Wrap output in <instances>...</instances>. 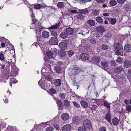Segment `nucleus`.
Masks as SVG:
<instances>
[{"label":"nucleus","mask_w":131,"mask_h":131,"mask_svg":"<svg viewBox=\"0 0 131 131\" xmlns=\"http://www.w3.org/2000/svg\"><path fill=\"white\" fill-rule=\"evenodd\" d=\"M83 125L84 127L89 129L92 127V124L91 121L88 119L85 120L83 122Z\"/></svg>","instance_id":"1"},{"label":"nucleus","mask_w":131,"mask_h":131,"mask_svg":"<svg viewBox=\"0 0 131 131\" xmlns=\"http://www.w3.org/2000/svg\"><path fill=\"white\" fill-rule=\"evenodd\" d=\"M58 42V39L56 36L52 37L49 41V44L52 45H57Z\"/></svg>","instance_id":"2"},{"label":"nucleus","mask_w":131,"mask_h":131,"mask_svg":"<svg viewBox=\"0 0 131 131\" xmlns=\"http://www.w3.org/2000/svg\"><path fill=\"white\" fill-rule=\"evenodd\" d=\"M54 99L57 104L59 109L60 110L63 109L64 107V105L61 101L59 99Z\"/></svg>","instance_id":"3"},{"label":"nucleus","mask_w":131,"mask_h":131,"mask_svg":"<svg viewBox=\"0 0 131 131\" xmlns=\"http://www.w3.org/2000/svg\"><path fill=\"white\" fill-rule=\"evenodd\" d=\"M57 6L60 9H63L66 7V4L63 2H60L57 3Z\"/></svg>","instance_id":"4"},{"label":"nucleus","mask_w":131,"mask_h":131,"mask_svg":"<svg viewBox=\"0 0 131 131\" xmlns=\"http://www.w3.org/2000/svg\"><path fill=\"white\" fill-rule=\"evenodd\" d=\"M80 57L81 59L84 60H88L89 59V55L85 53L81 54L80 56Z\"/></svg>","instance_id":"5"},{"label":"nucleus","mask_w":131,"mask_h":131,"mask_svg":"<svg viewBox=\"0 0 131 131\" xmlns=\"http://www.w3.org/2000/svg\"><path fill=\"white\" fill-rule=\"evenodd\" d=\"M71 129V126L69 124H67L63 127L62 131L60 130V131H70Z\"/></svg>","instance_id":"6"},{"label":"nucleus","mask_w":131,"mask_h":131,"mask_svg":"<svg viewBox=\"0 0 131 131\" xmlns=\"http://www.w3.org/2000/svg\"><path fill=\"white\" fill-rule=\"evenodd\" d=\"M112 123L115 126H117L119 124L120 120L117 117L113 118L112 120Z\"/></svg>","instance_id":"7"},{"label":"nucleus","mask_w":131,"mask_h":131,"mask_svg":"<svg viewBox=\"0 0 131 131\" xmlns=\"http://www.w3.org/2000/svg\"><path fill=\"white\" fill-rule=\"evenodd\" d=\"M124 50L127 53H128L131 52V46L129 44H127L124 47Z\"/></svg>","instance_id":"8"},{"label":"nucleus","mask_w":131,"mask_h":131,"mask_svg":"<svg viewBox=\"0 0 131 131\" xmlns=\"http://www.w3.org/2000/svg\"><path fill=\"white\" fill-rule=\"evenodd\" d=\"M57 54L56 52L55 51L53 52V51H48L47 52V55L48 57L50 58H53V55H54L55 56Z\"/></svg>","instance_id":"9"},{"label":"nucleus","mask_w":131,"mask_h":131,"mask_svg":"<svg viewBox=\"0 0 131 131\" xmlns=\"http://www.w3.org/2000/svg\"><path fill=\"white\" fill-rule=\"evenodd\" d=\"M109 63V62L107 60L102 61L101 63V65L104 68L108 67Z\"/></svg>","instance_id":"10"},{"label":"nucleus","mask_w":131,"mask_h":131,"mask_svg":"<svg viewBox=\"0 0 131 131\" xmlns=\"http://www.w3.org/2000/svg\"><path fill=\"white\" fill-rule=\"evenodd\" d=\"M60 48L62 50L66 49L67 47V45L64 42H61L59 44Z\"/></svg>","instance_id":"11"},{"label":"nucleus","mask_w":131,"mask_h":131,"mask_svg":"<svg viewBox=\"0 0 131 131\" xmlns=\"http://www.w3.org/2000/svg\"><path fill=\"white\" fill-rule=\"evenodd\" d=\"M124 67L128 68L131 66V61L128 60H125L124 62Z\"/></svg>","instance_id":"12"},{"label":"nucleus","mask_w":131,"mask_h":131,"mask_svg":"<svg viewBox=\"0 0 131 131\" xmlns=\"http://www.w3.org/2000/svg\"><path fill=\"white\" fill-rule=\"evenodd\" d=\"M73 123L76 124H78L80 122V119L79 117L74 116L72 118Z\"/></svg>","instance_id":"13"},{"label":"nucleus","mask_w":131,"mask_h":131,"mask_svg":"<svg viewBox=\"0 0 131 131\" xmlns=\"http://www.w3.org/2000/svg\"><path fill=\"white\" fill-rule=\"evenodd\" d=\"M123 69L122 66H119L115 68L114 71L115 73L117 74L120 73L123 70Z\"/></svg>","instance_id":"14"},{"label":"nucleus","mask_w":131,"mask_h":131,"mask_svg":"<svg viewBox=\"0 0 131 131\" xmlns=\"http://www.w3.org/2000/svg\"><path fill=\"white\" fill-rule=\"evenodd\" d=\"M61 118L63 120L66 121L69 119V116L67 113H64L62 114Z\"/></svg>","instance_id":"15"},{"label":"nucleus","mask_w":131,"mask_h":131,"mask_svg":"<svg viewBox=\"0 0 131 131\" xmlns=\"http://www.w3.org/2000/svg\"><path fill=\"white\" fill-rule=\"evenodd\" d=\"M80 103L81 106L84 108H87L88 106V104L87 102L84 100H81Z\"/></svg>","instance_id":"16"},{"label":"nucleus","mask_w":131,"mask_h":131,"mask_svg":"<svg viewBox=\"0 0 131 131\" xmlns=\"http://www.w3.org/2000/svg\"><path fill=\"white\" fill-rule=\"evenodd\" d=\"M92 61L93 62L99 63L100 61V58L96 56H94L92 57Z\"/></svg>","instance_id":"17"},{"label":"nucleus","mask_w":131,"mask_h":131,"mask_svg":"<svg viewBox=\"0 0 131 131\" xmlns=\"http://www.w3.org/2000/svg\"><path fill=\"white\" fill-rule=\"evenodd\" d=\"M96 30L99 32L103 33L105 32L104 28L101 26H98L96 28Z\"/></svg>","instance_id":"18"},{"label":"nucleus","mask_w":131,"mask_h":131,"mask_svg":"<svg viewBox=\"0 0 131 131\" xmlns=\"http://www.w3.org/2000/svg\"><path fill=\"white\" fill-rule=\"evenodd\" d=\"M66 31L68 35L72 34L74 31L73 29L70 27H68L66 29Z\"/></svg>","instance_id":"19"},{"label":"nucleus","mask_w":131,"mask_h":131,"mask_svg":"<svg viewBox=\"0 0 131 131\" xmlns=\"http://www.w3.org/2000/svg\"><path fill=\"white\" fill-rule=\"evenodd\" d=\"M49 32L45 31H43L42 34V37L45 38H48L49 37Z\"/></svg>","instance_id":"20"},{"label":"nucleus","mask_w":131,"mask_h":131,"mask_svg":"<svg viewBox=\"0 0 131 131\" xmlns=\"http://www.w3.org/2000/svg\"><path fill=\"white\" fill-rule=\"evenodd\" d=\"M59 36L62 38L64 39L68 37V35L66 32H62L60 34Z\"/></svg>","instance_id":"21"},{"label":"nucleus","mask_w":131,"mask_h":131,"mask_svg":"<svg viewBox=\"0 0 131 131\" xmlns=\"http://www.w3.org/2000/svg\"><path fill=\"white\" fill-rule=\"evenodd\" d=\"M114 49L116 50H120L121 46L119 42L115 43L114 45Z\"/></svg>","instance_id":"22"},{"label":"nucleus","mask_w":131,"mask_h":131,"mask_svg":"<svg viewBox=\"0 0 131 131\" xmlns=\"http://www.w3.org/2000/svg\"><path fill=\"white\" fill-rule=\"evenodd\" d=\"M105 119L108 121L110 123L111 122V115L110 113H106L105 116Z\"/></svg>","instance_id":"23"},{"label":"nucleus","mask_w":131,"mask_h":131,"mask_svg":"<svg viewBox=\"0 0 131 131\" xmlns=\"http://www.w3.org/2000/svg\"><path fill=\"white\" fill-rule=\"evenodd\" d=\"M39 26L37 27V29L36 30V32L37 33V32H40V33L42 29L43 28V27L40 26V23L39 22L38 23Z\"/></svg>","instance_id":"24"},{"label":"nucleus","mask_w":131,"mask_h":131,"mask_svg":"<svg viewBox=\"0 0 131 131\" xmlns=\"http://www.w3.org/2000/svg\"><path fill=\"white\" fill-rule=\"evenodd\" d=\"M61 83V80L60 79H57L54 82L55 84L57 86H59Z\"/></svg>","instance_id":"25"},{"label":"nucleus","mask_w":131,"mask_h":131,"mask_svg":"<svg viewBox=\"0 0 131 131\" xmlns=\"http://www.w3.org/2000/svg\"><path fill=\"white\" fill-rule=\"evenodd\" d=\"M59 54L61 56L63 57L66 55V53L64 50H61L59 51Z\"/></svg>","instance_id":"26"},{"label":"nucleus","mask_w":131,"mask_h":131,"mask_svg":"<svg viewBox=\"0 0 131 131\" xmlns=\"http://www.w3.org/2000/svg\"><path fill=\"white\" fill-rule=\"evenodd\" d=\"M64 103L65 107H68L70 106V104L69 101L66 99L64 100Z\"/></svg>","instance_id":"27"},{"label":"nucleus","mask_w":131,"mask_h":131,"mask_svg":"<svg viewBox=\"0 0 131 131\" xmlns=\"http://www.w3.org/2000/svg\"><path fill=\"white\" fill-rule=\"evenodd\" d=\"M90 43L95 45L97 42V39L96 38H92L90 40Z\"/></svg>","instance_id":"28"},{"label":"nucleus","mask_w":131,"mask_h":131,"mask_svg":"<svg viewBox=\"0 0 131 131\" xmlns=\"http://www.w3.org/2000/svg\"><path fill=\"white\" fill-rule=\"evenodd\" d=\"M88 23L91 26H93L95 25V22L92 20L90 19L88 20Z\"/></svg>","instance_id":"29"},{"label":"nucleus","mask_w":131,"mask_h":131,"mask_svg":"<svg viewBox=\"0 0 131 131\" xmlns=\"http://www.w3.org/2000/svg\"><path fill=\"white\" fill-rule=\"evenodd\" d=\"M59 24L58 23L56 25L50 27L49 28L52 30H53V29H57L59 27Z\"/></svg>","instance_id":"30"},{"label":"nucleus","mask_w":131,"mask_h":131,"mask_svg":"<svg viewBox=\"0 0 131 131\" xmlns=\"http://www.w3.org/2000/svg\"><path fill=\"white\" fill-rule=\"evenodd\" d=\"M88 10L87 9H81L79 10V12L81 14H85L88 13Z\"/></svg>","instance_id":"31"},{"label":"nucleus","mask_w":131,"mask_h":131,"mask_svg":"<svg viewBox=\"0 0 131 131\" xmlns=\"http://www.w3.org/2000/svg\"><path fill=\"white\" fill-rule=\"evenodd\" d=\"M123 59L120 57H118L116 60L117 62L121 64L123 62Z\"/></svg>","instance_id":"32"},{"label":"nucleus","mask_w":131,"mask_h":131,"mask_svg":"<svg viewBox=\"0 0 131 131\" xmlns=\"http://www.w3.org/2000/svg\"><path fill=\"white\" fill-rule=\"evenodd\" d=\"M92 14H93V15L96 16L98 14L99 12L97 10L93 9L92 10Z\"/></svg>","instance_id":"33"},{"label":"nucleus","mask_w":131,"mask_h":131,"mask_svg":"<svg viewBox=\"0 0 131 131\" xmlns=\"http://www.w3.org/2000/svg\"><path fill=\"white\" fill-rule=\"evenodd\" d=\"M109 4L111 6H114L117 4L116 1L115 0H112L109 2Z\"/></svg>","instance_id":"34"},{"label":"nucleus","mask_w":131,"mask_h":131,"mask_svg":"<svg viewBox=\"0 0 131 131\" xmlns=\"http://www.w3.org/2000/svg\"><path fill=\"white\" fill-rule=\"evenodd\" d=\"M96 19L97 21L100 23H102L103 21V19L100 17H97L96 18Z\"/></svg>","instance_id":"35"},{"label":"nucleus","mask_w":131,"mask_h":131,"mask_svg":"<svg viewBox=\"0 0 131 131\" xmlns=\"http://www.w3.org/2000/svg\"><path fill=\"white\" fill-rule=\"evenodd\" d=\"M54 69L56 73H59L61 71V69L60 67L57 66L54 68Z\"/></svg>","instance_id":"36"},{"label":"nucleus","mask_w":131,"mask_h":131,"mask_svg":"<svg viewBox=\"0 0 131 131\" xmlns=\"http://www.w3.org/2000/svg\"><path fill=\"white\" fill-rule=\"evenodd\" d=\"M72 102L73 103V104L74 105V106L75 107L78 108H79L80 107V105L78 104L76 102H75V101H73Z\"/></svg>","instance_id":"37"},{"label":"nucleus","mask_w":131,"mask_h":131,"mask_svg":"<svg viewBox=\"0 0 131 131\" xmlns=\"http://www.w3.org/2000/svg\"><path fill=\"white\" fill-rule=\"evenodd\" d=\"M54 130V128L52 126H49L46 128L45 130V131H53Z\"/></svg>","instance_id":"38"},{"label":"nucleus","mask_w":131,"mask_h":131,"mask_svg":"<svg viewBox=\"0 0 131 131\" xmlns=\"http://www.w3.org/2000/svg\"><path fill=\"white\" fill-rule=\"evenodd\" d=\"M51 33V35L52 36H57V32L56 31L54 30H51L50 31Z\"/></svg>","instance_id":"39"},{"label":"nucleus","mask_w":131,"mask_h":131,"mask_svg":"<svg viewBox=\"0 0 131 131\" xmlns=\"http://www.w3.org/2000/svg\"><path fill=\"white\" fill-rule=\"evenodd\" d=\"M79 131H86V129L84 126L81 127H79Z\"/></svg>","instance_id":"40"},{"label":"nucleus","mask_w":131,"mask_h":131,"mask_svg":"<svg viewBox=\"0 0 131 131\" xmlns=\"http://www.w3.org/2000/svg\"><path fill=\"white\" fill-rule=\"evenodd\" d=\"M126 110L128 112H131V106L128 105L126 107Z\"/></svg>","instance_id":"41"},{"label":"nucleus","mask_w":131,"mask_h":131,"mask_svg":"<svg viewBox=\"0 0 131 131\" xmlns=\"http://www.w3.org/2000/svg\"><path fill=\"white\" fill-rule=\"evenodd\" d=\"M73 71H74V72L73 73V75H75L76 74H77L79 71V70L78 69H73Z\"/></svg>","instance_id":"42"},{"label":"nucleus","mask_w":131,"mask_h":131,"mask_svg":"<svg viewBox=\"0 0 131 131\" xmlns=\"http://www.w3.org/2000/svg\"><path fill=\"white\" fill-rule=\"evenodd\" d=\"M102 49L103 50H105L108 48L107 46L105 44H103L102 46Z\"/></svg>","instance_id":"43"},{"label":"nucleus","mask_w":131,"mask_h":131,"mask_svg":"<svg viewBox=\"0 0 131 131\" xmlns=\"http://www.w3.org/2000/svg\"><path fill=\"white\" fill-rule=\"evenodd\" d=\"M59 96L61 99L63 100L64 99L65 96V94L63 93H61L59 94Z\"/></svg>","instance_id":"44"},{"label":"nucleus","mask_w":131,"mask_h":131,"mask_svg":"<svg viewBox=\"0 0 131 131\" xmlns=\"http://www.w3.org/2000/svg\"><path fill=\"white\" fill-rule=\"evenodd\" d=\"M99 131H106V128L104 127H102L99 128Z\"/></svg>","instance_id":"45"},{"label":"nucleus","mask_w":131,"mask_h":131,"mask_svg":"<svg viewBox=\"0 0 131 131\" xmlns=\"http://www.w3.org/2000/svg\"><path fill=\"white\" fill-rule=\"evenodd\" d=\"M40 4H39L35 5L34 6V8L36 9H39L41 8Z\"/></svg>","instance_id":"46"},{"label":"nucleus","mask_w":131,"mask_h":131,"mask_svg":"<svg viewBox=\"0 0 131 131\" xmlns=\"http://www.w3.org/2000/svg\"><path fill=\"white\" fill-rule=\"evenodd\" d=\"M104 105L106 107L108 108H110V104L107 102H105L104 104Z\"/></svg>","instance_id":"47"},{"label":"nucleus","mask_w":131,"mask_h":131,"mask_svg":"<svg viewBox=\"0 0 131 131\" xmlns=\"http://www.w3.org/2000/svg\"><path fill=\"white\" fill-rule=\"evenodd\" d=\"M50 91L51 93L52 94H54L56 93V90L54 89H51L50 90Z\"/></svg>","instance_id":"48"},{"label":"nucleus","mask_w":131,"mask_h":131,"mask_svg":"<svg viewBox=\"0 0 131 131\" xmlns=\"http://www.w3.org/2000/svg\"><path fill=\"white\" fill-rule=\"evenodd\" d=\"M110 23L111 24L114 25L116 23V20L114 19H112L111 20Z\"/></svg>","instance_id":"49"},{"label":"nucleus","mask_w":131,"mask_h":131,"mask_svg":"<svg viewBox=\"0 0 131 131\" xmlns=\"http://www.w3.org/2000/svg\"><path fill=\"white\" fill-rule=\"evenodd\" d=\"M117 2L120 4L123 3L125 1V0H117Z\"/></svg>","instance_id":"50"},{"label":"nucleus","mask_w":131,"mask_h":131,"mask_svg":"<svg viewBox=\"0 0 131 131\" xmlns=\"http://www.w3.org/2000/svg\"><path fill=\"white\" fill-rule=\"evenodd\" d=\"M116 62L114 60H112L111 62V64L112 66H116Z\"/></svg>","instance_id":"51"},{"label":"nucleus","mask_w":131,"mask_h":131,"mask_svg":"<svg viewBox=\"0 0 131 131\" xmlns=\"http://www.w3.org/2000/svg\"><path fill=\"white\" fill-rule=\"evenodd\" d=\"M74 52L72 50H71L70 51H69L68 52V54L69 56H71L74 54Z\"/></svg>","instance_id":"52"},{"label":"nucleus","mask_w":131,"mask_h":131,"mask_svg":"<svg viewBox=\"0 0 131 131\" xmlns=\"http://www.w3.org/2000/svg\"><path fill=\"white\" fill-rule=\"evenodd\" d=\"M54 128L57 130H59L60 129V127L59 126L57 125H55L54 126Z\"/></svg>","instance_id":"53"},{"label":"nucleus","mask_w":131,"mask_h":131,"mask_svg":"<svg viewBox=\"0 0 131 131\" xmlns=\"http://www.w3.org/2000/svg\"><path fill=\"white\" fill-rule=\"evenodd\" d=\"M116 51L115 52V53L117 55H121V52L119 51V50H116Z\"/></svg>","instance_id":"54"},{"label":"nucleus","mask_w":131,"mask_h":131,"mask_svg":"<svg viewBox=\"0 0 131 131\" xmlns=\"http://www.w3.org/2000/svg\"><path fill=\"white\" fill-rule=\"evenodd\" d=\"M4 56L3 54H0V60H2L3 59Z\"/></svg>","instance_id":"55"},{"label":"nucleus","mask_w":131,"mask_h":131,"mask_svg":"<svg viewBox=\"0 0 131 131\" xmlns=\"http://www.w3.org/2000/svg\"><path fill=\"white\" fill-rule=\"evenodd\" d=\"M46 79L48 81H51L52 80L51 77L50 76H47L46 77Z\"/></svg>","instance_id":"56"},{"label":"nucleus","mask_w":131,"mask_h":131,"mask_svg":"<svg viewBox=\"0 0 131 131\" xmlns=\"http://www.w3.org/2000/svg\"><path fill=\"white\" fill-rule=\"evenodd\" d=\"M11 81H12L15 83H17L18 82L17 80H16L14 78L11 79Z\"/></svg>","instance_id":"57"},{"label":"nucleus","mask_w":131,"mask_h":131,"mask_svg":"<svg viewBox=\"0 0 131 131\" xmlns=\"http://www.w3.org/2000/svg\"><path fill=\"white\" fill-rule=\"evenodd\" d=\"M63 64V62L61 61H59L58 63V65L59 66H61Z\"/></svg>","instance_id":"58"},{"label":"nucleus","mask_w":131,"mask_h":131,"mask_svg":"<svg viewBox=\"0 0 131 131\" xmlns=\"http://www.w3.org/2000/svg\"><path fill=\"white\" fill-rule=\"evenodd\" d=\"M128 74L129 76H131V69H130L128 70Z\"/></svg>","instance_id":"59"},{"label":"nucleus","mask_w":131,"mask_h":131,"mask_svg":"<svg viewBox=\"0 0 131 131\" xmlns=\"http://www.w3.org/2000/svg\"><path fill=\"white\" fill-rule=\"evenodd\" d=\"M103 15L105 16H108L109 15V13H104Z\"/></svg>","instance_id":"60"},{"label":"nucleus","mask_w":131,"mask_h":131,"mask_svg":"<svg viewBox=\"0 0 131 131\" xmlns=\"http://www.w3.org/2000/svg\"><path fill=\"white\" fill-rule=\"evenodd\" d=\"M99 3H103L105 0H96Z\"/></svg>","instance_id":"61"},{"label":"nucleus","mask_w":131,"mask_h":131,"mask_svg":"<svg viewBox=\"0 0 131 131\" xmlns=\"http://www.w3.org/2000/svg\"><path fill=\"white\" fill-rule=\"evenodd\" d=\"M32 21L33 22V24H35L36 22L37 21V20L35 18L34 19L33 18L32 19Z\"/></svg>","instance_id":"62"},{"label":"nucleus","mask_w":131,"mask_h":131,"mask_svg":"<svg viewBox=\"0 0 131 131\" xmlns=\"http://www.w3.org/2000/svg\"><path fill=\"white\" fill-rule=\"evenodd\" d=\"M70 12L71 13H77V12H76V10H70Z\"/></svg>","instance_id":"63"},{"label":"nucleus","mask_w":131,"mask_h":131,"mask_svg":"<svg viewBox=\"0 0 131 131\" xmlns=\"http://www.w3.org/2000/svg\"><path fill=\"white\" fill-rule=\"evenodd\" d=\"M3 100L4 101L5 103H7L8 102V100L5 97L4 98Z\"/></svg>","instance_id":"64"}]
</instances>
